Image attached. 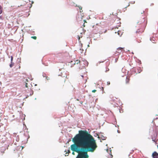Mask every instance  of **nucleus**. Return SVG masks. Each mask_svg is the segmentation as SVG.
Segmentation results:
<instances>
[{
    "mask_svg": "<svg viewBox=\"0 0 158 158\" xmlns=\"http://www.w3.org/2000/svg\"><path fill=\"white\" fill-rule=\"evenodd\" d=\"M74 144L71 145V149L78 153L76 158H88V152H94L97 148L94 138L86 130H80L72 139Z\"/></svg>",
    "mask_w": 158,
    "mask_h": 158,
    "instance_id": "1",
    "label": "nucleus"
},
{
    "mask_svg": "<svg viewBox=\"0 0 158 158\" xmlns=\"http://www.w3.org/2000/svg\"><path fill=\"white\" fill-rule=\"evenodd\" d=\"M139 13L141 14L139 17L136 26L138 29L136 33L138 34L142 33L144 31L147 23V19L146 15H144V11H140Z\"/></svg>",
    "mask_w": 158,
    "mask_h": 158,
    "instance_id": "2",
    "label": "nucleus"
},
{
    "mask_svg": "<svg viewBox=\"0 0 158 158\" xmlns=\"http://www.w3.org/2000/svg\"><path fill=\"white\" fill-rule=\"evenodd\" d=\"M81 63L84 64V65L82 66V68H85L88 64V63L86 60L81 61Z\"/></svg>",
    "mask_w": 158,
    "mask_h": 158,
    "instance_id": "3",
    "label": "nucleus"
},
{
    "mask_svg": "<svg viewBox=\"0 0 158 158\" xmlns=\"http://www.w3.org/2000/svg\"><path fill=\"white\" fill-rule=\"evenodd\" d=\"M80 61L79 60H76V61H75V60H74L73 61H71V62L70 63V64L71 65H73V64L74 65L76 64H78L79 63H80Z\"/></svg>",
    "mask_w": 158,
    "mask_h": 158,
    "instance_id": "4",
    "label": "nucleus"
},
{
    "mask_svg": "<svg viewBox=\"0 0 158 158\" xmlns=\"http://www.w3.org/2000/svg\"><path fill=\"white\" fill-rule=\"evenodd\" d=\"M6 138L5 136H3V137L2 136L0 135V140H2V142L4 143L6 140Z\"/></svg>",
    "mask_w": 158,
    "mask_h": 158,
    "instance_id": "5",
    "label": "nucleus"
},
{
    "mask_svg": "<svg viewBox=\"0 0 158 158\" xmlns=\"http://www.w3.org/2000/svg\"><path fill=\"white\" fill-rule=\"evenodd\" d=\"M152 156L153 158H158V153L156 152H154L152 154Z\"/></svg>",
    "mask_w": 158,
    "mask_h": 158,
    "instance_id": "6",
    "label": "nucleus"
},
{
    "mask_svg": "<svg viewBox=\"0 0 158 158\" xmlns=\"http://www.w3.org/2000/svg\"><path fill=\"white\" fill-rule=\"evenodd\" d=\"M130 80V77L129 76H127L126 78L125 81L124 83L126 84H128L129 83Z\"/></svg>",
    "mask_w": 158,
    "mask_h": 158,
    "instance_id": "7",
    "label": "nucleus"
},
{
    "mask_svg": "<svg viewBox=\"0 0 158 158\" xmlns=\"http://www.w3.org/2000/svg\"><path fill=\"white\" fill-rule=\"evenodd\" d=\"M29 82V81L27 79H26V83H25V87L27 88H29V87H30V85H28V82Z\"/></svg>",
    "mask_w": 158,
    "mask_h": 158,
    "instance_id": "8",
    "label": "nucleus"
},
{
    "mask_svg": "<svg viewBox=\"0 0 158 158\" xmlns=\"http://www.w3.org/2000/svg\"><path fill=\"white\" fill-rule=\"evenodd\" d=\"M136 69L138 70V71L136 72V69H135V72L136 74L140 73L141 71L140 70L141 69L140 67Z\"/></svg>",
    "mask_w": 158,
    "mask_h": 158,
    "instance_id": "9",
    "label": "nucleus"
},
{
    "mask_svg": "<svg viewBox=\"0 0 158 158\" xmlns=\"http://www.w3.org/2000/svg\"><path fill=\"white\" fill-rule=\"evenodd\" d=\"M123 48H121V47H120V48H118L117 49V50L118 51L117 52H118V53H120L121 52V50L122 49H123Z\"/></svg>",
    "mask_w": 158,
    "mask_h": 158,
    "instance_id": "10",
    "label": "nucleus"
},
{
    "mask_svg": "<svg viewBox=\"0 0 158 158\" xmlns=\"http://www.w3.org/2000/svg\"><path fill=\"white\" fill-rule=\"evenodd\" d=\"M117 33L118 35L121 36V35H122V34L121 33V31H117Z\"/></svg>",
    "mask_w": 158,
    "mask_h": 158,
    "instance_id": "11",
    "label": "nucleus"
},
{
    "mask_svg": "<svg viewBox=\"0 0 158 158\" xmlns=\"http://www.w3.org/2000/svg\"><path fill=\"white\" fill-rule=\"evenodd\" d=\"M14 63L12 62H11V64H10V68H12L14 65Z\"/></svg>",
    "mask_w": 158,
    "mask_h": 158,
    "instance_id": "12",
    "label": "nucleus"
},
{
    "mask_svg": "<svg viewBox=\"0 0 158 158\" xmlns=\"http://www.w3.org/2000/svg\"><path fill=\"white\" fill-rule=\"evenodd\" d=\"M76 6H78L79 7V9L80 10V12H81L82 11V10L81 11V10H82V7L81 6H77V5H76Z\"/></svg>",
    "mask_w": 158,
    "mask_h": 158,
    "instance_id": "13",
    "label": "nucleus"
},
{
    "mask_svg": "<svg viewBox=\"0 0 158 158\" xmlns=\"http://www.w3.org/2000/svg\"><path fill=\"white\" fill-rule=\"evenodd\" d=\"M31 38H32V39H34V40H36V39H37V37H36V36H31Z\"/></svg>",
    "mask_w": 158,
    "mask_h": 158,
    "instance_id": "14",
    "label": "nucleus"
},
{
    "mask_svg": "<svg viewBox=\"0 0 158 158\" xmlns=\"http://www.w3.org/2000/svg\"><path fill=\"white\" fill-rule=\"evenodd\" d=\"M109 70V69L108 68H106L105 72H107Z\"/></svg>",
    "mask_w": 158,
    "mask_h": 158,
    "instance_id": "15",
    "label": "nucleus"
},
{
    "mask_svg": "<svg viewBox=\"0 0 158 158\" xmlns=\"http://www.w3.org/2000/svg\"><path fill=\"white\" fill-rule=\"evenodd\" d=\"M0 14H1L2 12V8H1V9H0Z\"/></svg>",
    "mask_w": 158,
    "mask_h": 158,
    "instance_id": "16",
    "label": "nucleus"
},
{
    "mask_svg": "<svg viewBox=\"0 0 158 158\" xmlns=\"http://www.w3.org/2000/svg\"><path fill=\"white\" fill-rule=\"evenodd\" d=\"M13 60V57L12 56H11V62H12Z\"/></svg>",
    "mask_w": 158,
    "mask_h": 158,
    "instance_id": "17",
    "label": "nucleus"
},
{
    "mask_svg": "<svg viewBox=\"0 0 158 158\" xmlns=\"http://www.w3.org/2000/svg\"><path fill=\"white\" fill-rule=\"evenodd\" d=\"M110 84V82L109 81H108L107 82V85H109Z\"/></svg>",
    "mask_w": 158,
    "mask_h": 158,
    "instance_id": "18",
    "label": "nucleus"
},
{
    "mask_svg": "<svg viewBox=\"0 0 158 158\" xmlns=\"http://www.w3.org/2000/svg\"><path fill=\"white\" fill-rule=\"evenodd\" d=\"M80 64L81 66L82 67V65H84V64H83V63H81V61H80Z\"/></svg>",
    "mask_w": 158,
    "mask_h": 158,
    "instance_id": "19",
    "label": "nucleus"
},
{
    "mask_svg": "<svg viewBox=\"0 0 158 158\" xmlns=\"http://www.w3.org/2000/svg\"><path fill=\"white\" fill-rule=\"evenodd\" d=\"M84 83H85L86 82H87V79L86 78L85 79V80H84Z\"/></svg>",
    "mask_w": 158,
    "mask_h": 158,
    "instance_id": "20",
    "label": "nucleus"
},
{
    "mask_svg": "<svg viewBox=\"0 0 158 158\" xmlns=\"http://www.w3.org/2000/svg\"><path fill=\"white\" fill-rule=\"evenodd\" d=\"M96 90H95V89H94V90H93L92 91V92L93 93H95V92H96Z\"/></svg>",
    "mask_w": 158,
    "mask_h": 158,
    "instance_id": "21",
    "label": "nucleus"
},
{
    "mask_svg": "<svg viewBox=\"0 0 158 158\" xmlns=\"http://www.w3.org/2000/svg\"><path fill=\"white\" fill-rule=\"evenodd\" d=\"M80 77H81L82 79L84 77V76L83 75H81Z\"/></svg>",
    "mask_w": 158,
    "mask_h": 158,
    "instance_id": "22",
    "label": "nucleus"
},
{
    "mask_svg": "<svg viewBox=\"0 0 158 158\" xmlns=\"http://www.w3.org/2000/svg\"><path fill=\"white\" fill-rule=\"evenodd\" d=\"M70 150H69L68 153V154H69V153H70Z\"/></svg>",
    "mask_w": 158,
    "mask_h": 158,
    "instance_id": "23",
    "label": "nucleus"
},
{
    "mask_svg": "<svg viewBox=\"0 0 158 158\" xmlns=\"http://www.w3.org/2000/svg\"><path fill=\"white\" fill-rule=\"evenodd\" d=\"M84 21L85 23H87V22L85 20H84Z\"/></svg>",
    "mask_w": 158,
    "mask_h": 158,
    "instance_id": "24",
    "label": "nucleus"
},
{
    "mask_svg": "<svg viewBox=\"0 0 158 158\" xmlns=\"http://www.w3.org/2000/svg\"><path fill=\"white\" fill-rule=\"evenodd\" d=\"M46 78L47 79V80H48L49 79V78L47 77H46Z\"/></svg>",
    "mask_w": 158,
    "mask_h": 158,
    "instance_id": "25",
    "label": "nucleus"
},
{
    "mask_svg": "<svg viewBox=\"0 0 158 158\" xmlns=\"http://www.w3.org/2000/svg\"><path fill=\"white\" fill-rule=\"evenodd\" d=\"M1 8H2V6L0 5V9H1Z\"/></svg>",
    "mask_w": 158,
    "mask_h": 158,
    "instance_id": "26",
    "label": "nucleus"
},
{
    "mask_svg": "<svg viewBox=\"0 0 158 158\" xmlns=\"http://www.w3.org/2000/svg\"><path fill=\"white\" fill-rule=\"evenodd\" d=\"M83 26H84V27H85V23H84L83 24Z\"/></svg>",
    "mask_w": 158,
    "mask_h": 158,
    "instance_id": "27",
    "label": "nucleus"
},
{
    "mask_svg": "<svg viewBox=\"0 0 158 158\" xmlns=\"http://www.w3.org/2000/svg\"><path fill=\"white\" fill-rule=\"evenodd\" d=\"M77 100L78 101L79 100L78 99H77Z\"/></svg>",
    "mask_w": 158,
    "mask_h": 158,
    "instance_id": "28",
    "label": "nucleus"
},
{
    "mask_svg": "<svg viewBox=\"0 0 158 158\" xmlns=\"http://www.w3.org/2000/svg\"><path fill=\"white\" fill-rule=\"evenodd\" d=\"M79 39L80 40V38L79 37Z\"/></svg>",
    "mask_w": 158,
    "mask_h": 158,
    "instance_id": "29",
    "label": "nucleus"
},
{
    "mask_svg": "<svg viewBox=\"0 0 158 158\" xmlns=\"http://www.w3.org/2000/svg\"><path fill=\"white\" fill-rule=\"evenodd\" d=\"M81 104H82V102H81Z\"/></svg>",
    "mask_w": 158,
    "mask_h": 158,
    "instance_id": "30",
    "label": "nucleus"
},
{
    "mask_svg": "<svg viewBox=\"0 0 158 158\" xmlns=\"http://www.w3.org/2000/svg\"><path fill=\"white\" fill-rule=\"evenodd\" d=\"M157 148L158 149V145L157 146Z\"/></svg>",
    "mask_w": 158,
    "mask_h": 158,
    "instance_id": "31",
    "label": "nucleus"
},
{
    "mask_svg": "<svg viewBox=\"0 0 158 158\" xmlns=\"http://www.w3.org/2000/svg\"><path fill=\"white\" fill-rule=\"evenodd\" d=\"M130 5V4H129V5L128 6H129Z\"/></svg>",
    "mask_w": 158,
    "mask_h": 158,
    "instance_id": "32",
    "label": "nucleus"
},
{
    "mask_svg": "<svg viewBox=\"0 0 158 158\" xmlns=\"http://www.w3.org/2000/svg\"><path fill=\"white\" fill-rule=\"evenodd\" d=\"M115 33H117V32L116 31V32H115Z\"/></svg>",
    "mask_w": 158,
    "mask_h": 158,
    "instance_id": "33",
    "label": "nucleus"
},
{
    "mask_svg": "<svg viewBox=\"0 0 158 158\" xmlns=\"http://www.w3.org/2000/svg\"><path fill=\"white\" fill-rule=\"evenodd\" d=\"M35 85L36 86V85Z\"/></svg>",
    "mask_w": 158,
    "mask_h": 158,
    "instance_id": "34",
    "label": "nucleus"
},
{
    "mask_svg": "<svg viewBox=\"0 0 158 158\" xmlns=\"http://www.w3.org/2000/svg\"><path fill=\"white\" fill-rule=\"evenodd\" d=\"M1 17V16H0V18Z\"/></svg>",
    "mask_w": 158,
    "mask_h": 158,
    "instance_id": "35",
    "label": "nucleus"
}]
</instances>
